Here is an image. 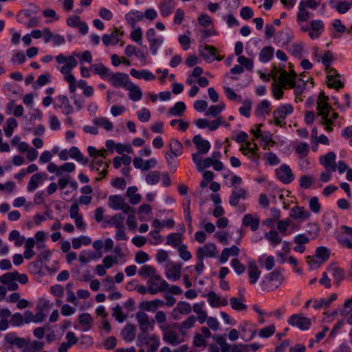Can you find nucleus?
<instances>
[{"label": "nucleus", "instance_id": "nucleus-28", "mask_svg": "<svg viewBox=\"0 0 352 352\" xmlns=\"http://www.w3.org/2000/svg\"><path fill=\"white\" fill-rule=\"evenodd\" d=\"M122 35V32L115 28L111 34H104L102 37V41L106 46L116 45L119 43Z\"/></svg>", "mask_w": 352, "mask_h": 352}, {"label": "nucleus", "instance_id": "nucleus-17", "mask_svg": "<svg viewBox=\"0 0 352 352\" xmlns=\"http://www.w3.org/2000/svg\"><path fill=\"white\" fill-rule=\"evenodd\" d=\"M310 16V13L305 7V1H300L298 6L296 21L301 32H307L308 31L307 25L304 24V22Z\"/></svg>", "mask_w": 352, "mask_h": 352}, {"label": "nucleus", "instance_id": "nucleus-49", "mask_svg": "<svg viewBox=\"0 0 352 352\" xmlns=\"http://www.w3.org/2000/svg\"><path fill=\"white\" fill-rule=\"evenodd\" d=\"M90 70L95 74L99 75L104 80H106L109 73L111 72V70L109 68L101 63L91 65L90 67Z\"/></svg>", "mask_w": 352, "mask_h": 352}, {"label": "nucleus", "instance_id": "nucleus-47", "mask_svg": "<svg viewBox=\"0 0 352 352\" xmlns=\"http://www.w3.org/2000/svg\"><path fill=\"white\" fill-rule=\"evenodd\" d=\"M143 18V13L138 10H133L125 14L126 21L132 28H134L135 23L142 20Z\"/></svg>", "mask_w": 352, "mask_h": 352}, {"label": "nucleus", "instance_id": "nucleus-44", "mask_svg": "<svg viewBox=\"0 0 352 352\" xmlns=\"http://www.w3.org/2000/svg\"><path fill=\"white\" fill-rule=\"evenodd\" d=\"M329 5L339 14H344L352 8V1H329Z\"/></svg>", "mask_w": 352, "mask_h": 352}, {"label": "nucleus", "instance_id": "nucleus-7", "mask_svg": "<svg viewBox=\"0 0 352 352\" xmlns=\"http://www.w3.org/2000/svg\"><path fill=\"white\" fill-rule=\"evenodd\" d=\"M146 285L148 293L155 295L166 292L168 287V283L158 274L151 279H148Z\"/></svg>", "mask_w": 352, "mask_h": 352}, {"label": "nucleus", "instance_id": "nucleus-12", "mask_svg": "<svg viewBox=\"0 0 352 352\" xmlns=\"http://www.w3.org/2000/svg\"><path fill=\"white\" fill-rule=\"evenodd\" d=\"M192 142L196 149V152L192 154V160L193 159V156L195 155H199V156L206 155L211 148V144L210 142L204 139L201 135H195L193 137Z\"/></svg>", "mask_w": 352, "mask_h": 352}, {"label": "nucleus", "instance_id": "nucleus-34", "mask_svg": "<svg viewBox=\"0 0 352 352\" xmlns=\"http://www.w3.org/2000/svg\"><path fill=\"white\" fill-rule=\"evenodd\" d=\"M240 252L239 248L236 245H232L230 248L223 249L219 262L221 264L226 263L230 256H238Z\"/></svg>", "mask_w": 352, "mask_h": 352}, {"label": "nucleus", "instance_id": "nucleus-16", "mask_svg": "<svg viewBox=\"0 0 352 352\" xmlns=\"http://www.w3.org/2000/svg\"><path fill=\"white\" fill-rule=\"evenodd\" d=\"M135 318L138 322L139 327L142 331V333H148V331H153L154 329V320H150L148 315L145 312L138 311L136 314Z\"/></svg>", "mask_w": 352, "mask_h": 352}, {"label": "nucleus", "instance_id": "nucleus-31", "mask_svg": "<svg viewBox=\"0 0 352 352\" xmlns=\"http://www.w3.org/2000/svg\"><path fill=\"white\" fill-rule=\"evenodd\" d=\"M67 25L71 28H78L82 34H86L88 32V25L80 21L78 16H70L67 19Z\"/></svg>", "mask_w": 352, "mask_h": 352}, {"label": "nucleus", "instance_id": "nucleus-48", "mask_svg": "<svg viewBox=\"0 0 352 352\" xmlns=\"http://www.w3.org/2000/svg\"><path fill=\"white\" fill-rule=\"evenodd\" d=\"M138 274L143 278H148V279H151L153 277L158 274V273L155 267L151 265H144L140 268Z\"/></svg>", "mask_w": 352, "mask_h": 352}, {"label": "nucleus", "instance_id": "nucleus-62", "mask_svg": "<svg viewBox=\"0 0 352 352\" xmlns=\"http://www.w3.org/2000/svg\"><path fill=\"white\" fill-rule=\"evenodd\" d=\"M338 221V217L333 212H328L324 215L323 222L327 229L332 228Z\"/></svg>", "mask_w": 352, "mask_h": 352}, {"label": "nucleus", "instance_id": "nucleus-15", "mask_svg": "<svg viewBox=\"0 0 352 352\" xmlns=\"http://www.w3.org/2000/svg\"><path fill=\"white\" fill-rule=\"evenodd\" d=\"M53 106L54 109H60L64 115H69L74 112L73 107L70 104L67 97L64 95L57 96Z\"/></svg>", "mask_w": 352, "mask_h": 352}, {"label": "nucleus", "instance_id": "nucleus-8", "mask_svg": "<svg viewBox=\"0 0 352 352\" xmlns=\"http://www.w3.org/2000/svg\"><path fill=\"white\" fill-rule=\"evenodd\" d=\"M336 238L342 248L352 249V227L341 226L336 232Z\"/></svg>", "mask_w": 352, "mask_h": 352}, {"label": "nucleus", "instance_id": "nucleus-58", "mask_svg": "<svg viewBox=\"0 0 352 352\" xmlns=\"http://www.w3.org/2000/svg\"><path fill=\"white\" fill-rule=\"evenodd\" d=\"M175 226V221L173 219H168L167 220L160 221L157 219H154L152 221L151 226L160 231L162 228H173Z\"/></svg>", "mask_w": 352, "mask_h": 352}, {"label": "nucleus", "instance_id": "nucleus-39", "mask_svg": "<svg viewBox=\"0 0 352 352\" xmlns=\"http://www.w3.org/2000/svg\"><path fill=\"white\" fill-rule=\"evenodd\" d=\"M271 103L267 100H263L255 107V115L265 118L270 113Z\"/></svg>", "mask_w": 352, "mask_h": 352}, {"label": "nucleus", "instance_id": "nucleus-2", "mask_svg": "<svg viewBox=\"0 0 352 352\" xmlns=\"http://www.w3.org/2000/svg\"><path fill=\"white\" fill-rule=\"evenodd\" d=\"M329 98L325 96L324 92H320L317 100L318 111L317 116L320 117L318 124L324 126V129L327 133H331L333 130V122L331 118H329V113L331 107L328 102Z\"/></svg>", "mask_w": 352, "mask_h": 352}, {"label": "nucleus", "instance_id": "nucleus-42", "mask_svg": "<svg viewBox=\"0 0 352 352\" xmlns=\"http://www.w3.org/2000/svg\"><path fill=\"white\" fill-rule=\"evenodd\" d=\"M138 219L141 221H150L152 219V208L148 204L141 205L138 210Z\"/></svg>", "mask_w": 352, "mask_h": 352}, {"label": "nucleus", "instance_id": "nucleus-54", "mask_svg": "<svg viewBox=\"0 0 352 352\" xmlns=\"http://www.w3.org/2000/svg\"><path fill=\"white\" fill-rule=\"evenodd\" d=\"M258 262L261 266L264 267L267 271L271 270L275 265V258L273 256H267L263 254L258 258Z\"/></svg>", "mask_w": 352, "mask_h": 352}, {"label": "nucleus", "instance_id": "nucleus-41", "mask_svg": "<svg viewBox=\"0 0 352 352\" xmlns=\"http://www.w3.org/2000/svg\"><path fill=\"white\" fill-rule=\"evenodd\" d=\"M164 305V302L162 300L155 299L153 300L142 302L140 307L146 311L154 312L158 308Z\"/></svg>", "mask_w": 352, "mask_h": 352}, {"label": "nucleus", "instance_id": "nucleus-24", "mask_svg": "<svg viewBox=\"0 0 352 352\" xmlns=\"http://www.w3.org/2000/svg\"><path fill=\"white\" fill-rule=\"evenodd\" d=\"M133 166L136 169H140L142 171H146L149 169L153 168L157 165V160L155 158L152 157L146 160H144L140 157H135L133 160Z\"/></svg>", "mask_w": 352, "mask_h": 352}, {"label": "nucleus", "instance_id": "nucleus-13", "mask_svg": "<svg viewBox=\"0 0 352 352\" xmlns=\"http://www.w3.org/2000/svg\"><path fill=\"white\" fill-rule=\"evenodd\" d=\"M287 322L289 324L296 327L302 331L309 329L311 324V320L300 314L292 315Z\"/></svg>", "mask_w": 352, "mask_h": 352}, {"label": "nucleus", "instance_id": "nucleus-19", "mask_svg": "<svg viewBox=\"0 0 352 352\" xmlns=\"http://www.w3.org/2000/svg\"><path fill=\"white\" fill-rule=\"evenodd\" d=\"M241 338L248 342L256 336V328L254 325L248 321H243L239 326Z\"/></svg>", "mask_w": 352, "mask_h": 352}, {"label": "nucleus", "instance_id": "nucleus-59", "mask_svg": "<svg viewBox=\"0 0 352 352\" xmlns=\"http://www.w3.org/2000/svg\"><path fill=\"white\" fill-rule=\"evenodd\" d=\"M163 332V340L168 344L176 346L180 343L177 333L172 331L165 330Z\"/></svg>", "mask_w": 352, "mask_h": 352}, {"label": "nucleus", "instance_id": "nucleus-55", "mask_svg": "<svg viewBox=\"0 0 352 352\" xmlns=\"http://www.w3.org/2000/svg\"><path fill=\"white\" fill-rule=\"evenodd\" d=\"M186 109L185 103L182 101L177 102L173 107L168 110L170 116H181L184 114Z\"/></svg>", "mask_w": 352, "mask_h": 352}, {"label": "nucleus", "instance_id": "nucleus-27", "mask_svg": "<svg viewBox=\"0 0 352 352\" xmlns=\"http://www.w3.org/2000/svg\"><path fill=\"white\" fill-rule=\"evenodd\" d=\"M327 82L329 88H334L337 90L343 86L337 71L334 69H329L327 72Z\"/></svg>", "mask_w": 352, "mask_h": 352}, {"label": "nucleus", "instance_id": "nucleus-4", "mask_svg": "<svg viewBox=\"0 0 352 352\" xmlns=\"http://www.w3.org/2000/svg\"><path fill=\"white\" fill-rule=\"evenodd\" d=\"M160 345V337L155 334L140 333L137 339V346L142 347L146 346V352H156Z\"/></svg>", "mask_w": 352, "mask_h": 352}, {"label": "nucleus", "instance_id": "nucleus-11", "mask_svg": "<svg viewBox=\"0 0 352 352\" xmlns=\"http://www.w3.org/2000/svg\"><path fill=\"white\" fill-rule=\"evenodd\" d=\"M146 37L149 43V48L151 54L155 56L158 50L162 45L164 41L163 36H156V32L153 28H150L146 32Z\"/></svg>", "mask_w": 352, "mask_h": 352}, {"label": "nucleus", "instance_id": "nucleus-18", "mask_svg": "<svg viewBox=\"0 0 352 352\" xmlns=\"http://www.w3.org/2000/svg\"><path fill=\"white\" fill-rule=\"evenodd\" d=\"M275 173L278 180L285 184H290L294 179L292 169L287 164H283L276 168Z\"/></svg>", "mask_w": 352, "mask_h": 352}, {"label": "nucleus", "instance_id": "nucleus-29", "mask_svg": "<svg viewBox=\"0 0 352 352\" xmlns=\"http://www.w3.org/2000/svg\"><path fill=\"white\" fill-rule=\"evenodd\" d=\"M242 224L245 227H250L252 231H256L259 227L260 217L257 214H246L243 218Z\"/></svg>", "mask_w": 352, "mask_h": 352}, {"label": "nucleus", "instance_id": "nucleus-50", "mask_svg": "<svg viewBox=\"0 0 352 352\" xmlns=\"http://www.w3.org/2000/svg\"><path fill=\"white\" fill-rule=\"evenodd\" d=\"M11 311L6 308L0 309V330L6 331L10 325Z\"/></svg>", "mask_w": 352, "mask_h": 352}, {"label": "nucleus", "instance_id": "nucleus-5", "mask_svg": "<svg viewBox=\"0 0 352 352\" xmlns=\"http://www.w3.org/2000/svg\"><path fill=\"white\" fill-rule=\"evenodd\" d=\"M284 276L276 270L264 276L261 286L263 290L271 291L277 289L283 282Z\"/></svg>", "mask_w": 352, "mask_h": 352}, {"label": "nucleus", "instance_id": "nucleus-14", "mask_svg": "<svg viewBox=\"0 0 352 352\" xmlns=\"http://www.w3.org/2000/svg\"><path fill=\"white\" fill-rule=\"evenodd\" d=\"M218 253L217 247L213 243H207L203 246L197 249V258L204 259L205 258H213Z\"/></svg>", "mask_w": 352, "mask_h": 352}, {"label": "nucleus", "instance_id": "nucleus-22", "mask_svg": "<svg viewBox=\"0 0 352 352\" xmlns=\"http://www.w3.org/2000/svg\"><path fill=\"white\" fill-rule=\"evenodd\" d=\"M336 155L334 152L330 151L324 155H321L319 158V162L324 166L325 170H331L335 172L337 170L336 163Z\"/></svg>", "mask_w": 352, "mask_h": 352}, {"label": "nucleus", "instance_id": "nucleus-57", "mask_svg": "<svg viewBox=\"0 0 352 352\" xmlns=\"http://www.w3.org/2000/svg\"><path fill=\"white\" fill-rule=\"evenodd\" d=\"M78 320L84 331H87L91 329L93 318L89 314L84 313L80 314Z\"/></svg>", "mask_w": 352, "mask_h": 352}, {"label": "nucleus", "instance_id": "nucleus-45", "mask_svg": "<svg viewBox=\"0 0 352 352\" xmlns=\"http://www.w3.org/2000/svg\"><path fill=\"white\" fill-rule=\"evenodd\" d=\"M327 272L333 277L335 283L337 285H339L344 278V270L336 265L329 266L327 268Z\"/></svg>", "mask_w": 352, "mask_h": 352}, {"label": "nucleus", "instance_id": "nucleus-56", "mask_svg": "<svg viewBox=\"0 0 352 352\" xmlns=\"http://www.w3.org/2000/svg\"><path fill=\"white\" fill-rule=\"evenodd\" d=\"M138 188L136 186H130L127 188L126 195L129 197L131 204L135 205L140 202L142 197L137 193Z\"/></svg>", "mask_w": 352, "mask_h": 352}, {"label": "nucleus", "instance_id": "nucleus-25", "mask_svg": "<svg viewBox=\"0 0 352 352\" xmlns=\"http://www.w3.org/2000/svg\"><path fill=\"white\" fill-rule=\"evenodd\" d=\"M201 296L207 298L208 304L212 307H224L228 304L226 298H221L213 291H210L207 294H202Z\"/></svg>", "mask_w": 352, "mask_h": 352}, {"label": "nucleus", "instance_id": "nucleus-32", "mask_svg": "<svg viewBox=\"0 0 352 352\" xmlns=\"http://www.w3.org/2000/svg\"><path fill=\"white\" fill-rule=\"evenodd\" d=\"M125 89L128 91V96L130 100L138 102L142 99V91L137 85L129 82L125 86Z\"/></svg>", "mask_w": 352, "mask_h": 352}, {"label": "nucleus", "instance_id": "nucleus-35", "mask_svg": "<svg viewBox=\"0 0 352 352\" xmlns=\"http://www.w3.org/2000/svg\"><path fill=\"white\" fill-rule=\"evenodd\" d=\"M247 197V191L242 188L235 187L231 192L229 198V204L232 206H236L238 205L239 199H245Z\"/></svg>", "mask_w": 352, "mask_h": 352}, {"label": "nucleus", "instance_id": "nucleus-26", "mask_svg": "<svg viewBox=\"0 0 352 352\" xmlns=\"http://www.w3.org/2000/svg\"><path fill=\"white\" fill-rule=\"evenodd\" d=\"M192 162L195 164L197 170L199 173L203 172L204 170L210 166H212V168H214V162L211 158V157L204 158V156L195 155L193 156Z\"/></svg>", "mask_w": 352, "mask_h": 352}, {"label": "nucleus", "instance_id": "nucleus-43", "mask_svg": "<svg viewBox=\"0 0 352 352\" xmlns=\"http://www.w3.org/2000/svg\"><path fill=\"white\" fill-rule=\"evenodd\" d=\"M296 76L293 72L290 73L283 72L278 77V83L285 88L287 87H291L295 80Z\"/></svg>", "mask_w": 352, "mask_h": 352}, {"label": "nucleus", "instance_id": "nucleus-6", "mask_svg": "<svg viewBox=\"0 0 352 352\" xmlns=\"http://www.w3.org/2000/svg\"><path fill=\"white\" fill-rule=\"evenodd\" d=\"M294 111V107L290 104L279 105L273 112V120H270V124H274L276 126H282L285 124V119L291 115Z\"/></svg>", "mask_w": 352, "mask_h": 352}, {"label": "nucleus", "instance_id": "nucleus-10", "mask_svg": "<svg viewBox=\"0 0 352 352\" xmlns=\"http://www.w3.org/2000/svg\"><path fill=\"white\" fill-rule=\"evenodd\" d=\"M166 278L173 282L179 280L182 277V264L173 261L168 262L164 265Z\"/></svg>", "mask_w": 352, "mask_h": 352}, {"label": "nucleus", "instance_id": "nucleus-52", "mask_svg": "<svg viewBox=\"0 0 352 352\" xmlns=\"http://www.w3.org/2000/svg\"><path fill=\"white\" fill-rule=\"evenodd\" d=\"M69 153L71 159H73L83 165H85L88 163V160L85 157L84 155L81 153L78 147H71L69 150Z\"/></svg>", "mask_w": 352, "mask_h": 352}, {"label": "nucleus", "instance_id": "nucleus-36", "mask_svg": "<svg viewBox=\"0 0 352 352\" xmlns=\"http://www.w3.org/2000/svg\"><path fill=\"white\" fill-rule=\"evenodd\" d=\"M6 342L19 349L27 348L28 342L23 338L18 337L15 333H10L6 336Z\"/></svg>", "mask_w": 352, "mask_h": 352}, {"label": "nucleus", "instance_id": "nucleus-37", "mask_svg": "<svg viewBox=\"0 0 352 352\" xmlns=\"http://www.w3.org/2000/svg\"><path fill=\"white\" fill-rule=\"evenodd\" d=\"M130 74L135 78L143 79L146 81L153 80L156 78V76L148 69L138 70L133 68L130 70Z\"/></svg>", "mask_w": 352, "mask_h": 352}, {"label": "nucleus", "instance_id": "nucleus-21", "mask_svg": "<svg viewBox=\"0 0 352 352\" xmlns=\"http://www.w3.org/2000/svg\"><path fill=\"white\" fill-rule=\"evenodd\" d=\"M289 217L292 219L302 223L309 219L311 217V213L305 208L296 206L290 210Z\"/></svg>", "mask_w": 352, "mask_h": 352}, {"label": "nucleus", "instance_id": "nucleus-60", "mask_svg": "<svg viewBox=\"0 0 352 352\" xmlns=\"http://www.w3.org/2000/svg\"><path fill=\"white\" fill-rule=\"evenodd\" d=\"M265 238L270 242L272 247L277 246L281 243L282 239L279 234L275 230H270L265 234Z\"/></svg>", "mask_w": 352, "mask_h": 352}, {"label": "nucleus", "instance_id": "nucleus-61", "mask_svg": "<svg viewBox=\"0 0 352 352\" xmlns=\"http://www.w3.org/2000/svg\"><path fill=\"white\" fill-rule=\"evenodd\" d=\"M97 258L96 254L91 250H83L79 255V261L82 264H86L95 260Z\"/></svg>", "mask_w": 352, "mask_h": 352}, {"label": "nucleus", "instance_id": "nucleus-51", "mask_svg": "<svg viewBox=\"0 0 352 352\" xmlns=\"http://www.w3.org/2000/svg\"><path fill=\"white\" fill-rule=\"evenodd\" d=\"M338 296L336 294H331L328 298H322L319 300H316L314 302L313 307L318 309L321 307H328L330 305L337 299Z\"/></svg>", "mask_w": 352, "mask_h": 352}, {"label": "nucleus", "instance_id": "nucleus-38", "mask_svg": "<svg viewBox=\"0 0 352 352\" xmlns=\"http://www.w3.org/2000/svg\"><path fill=\"white\" fill-rule=\"evenodd\" d=\"M248 274L250 278V283L251 285L255 284L260 278L261 272L256 263L253 261L248 263Z\"/></svg>", "mask_w": 352, "mask_h": 352}, {"label": "nucleus", "instance_id": "nucleus-33", "mask_svg": "<svg viewBox=\"0 0 352 352\" xmlns=\"http://www.w3.org/2000/svg\"><path fill=\"white\" fill-rule=\"evenodd\" d=\"M45 176V173H38L32 175L27 186V190L30 192H34L43 183Z\"/></svg>", "mask_w": 352, "mask_h": 352}, {"label": "nucleus", "instance_id": "nucleus-40", "mask_svg": "<svg viewBox=\"0 0 352 352\" xmlns=\"http://www.w3.org/2000/svg\"><path fill=\"white\" fill-rule=\"evenodd\" d=\"M13 276V274L10 272L6 273L0 276V283L7 286V289L10 291H15L18 289V284Z\"/></svg>", "mask_w": 352, "mask_h": 352}, {"label": "nucleus", "instance_id": "nucleus-9", "mask_svg": "<svg viewBox=\"0 0 352 352\" xmlns=\"http://www.w3.org/2000/svg\"><path fill=\"white\" fill-rule=\"evenodd\" d=\"M108 206L114 210H120L125 214L133 212V208L126 204L124 199L118 195L109 196Z\"/></svg>", "mask_w": 352, "mask_h": 352}, {"label": "nucleus", "instance_id": "nucleus-30", "mask_svg": "<svg viewBox=\"0 0 352 352\" xmlns=\"http://www.w3.org/2000/svg\"><path fill=\"white\" fill-rule=\"evenodd\" d=\"M52 41L56 46H59L65 44V39L63 36L58 34H53L49 28H44V42L47 43Z\"/></svg>", "mask_w": 352, "mask_h": 352}, {"label": "nucleus", "instance_id": "nucleus-23", "mask_svg": "<svg viewBox=\"0 0 352 352\" xmlns=\"http://www.w3.org/2000/svg\"><path fill=\"white\" fill-rule=\"evenodd\" d=\"M309 36L311 39L315 40L320 36L324 32V23L321 20H313L310 25H307Z\"/></svg>", "mask_w": 352, "mask_h": 352}, {"label": "nucleus", "instance_id": "nucleus-53", "mask_svg": "<svg viewBox=\"0 0 352 352\" xmlns=\"http://www.w3.org/2000/svg\"><path fill=\"white\" fill-rule=\"evenodd\" d=\"M274 49L271 46L263 47L258 56V60L262 63H268L274 56Z\"/></svg>", "mask_w": 352, "mask_h": 352}, {"label": "nucleus", "instance_id": "nucleus-64", "mask_svg": "<svg viewBox=\"0 0 352 352\" xmlns=\"http://www.w3.org/2000/svg\"><path fill=\"white\" fill-rule=\"evenodd\" d=\"M8 239L10 241H14L16 247L21 246L25 240V236H21L20 232L16 230H14L10 232Z\"/></svg>", "mask_w": 352, "mask_h": 352}, {"label": "nucleus", "instance_id": "nucleus-63", "mask_svg": "<svg viewBox=\"0 0 352 352\" xmlns=\"http://www.w3.org/2000/svg\"><path fill=\"white\" fill-rule=\"evenodd\" d=\"M169 148L170 153H174L175 155L180 156L183 153V145L176 139H170Z\"/></svg>", "mask_w": 352, "mask_h": 352}, {"label": "nucleus", "instance_id": "nucleus-46", "mask_svg": "<svg viewBox=\"0 0 352 352\" xmlns=\"http://www.w3.org/2000/svg\"><path fill=\"white\" fill-rule=\"evenodd\" d=\"M92 122L94 125L102 128L106 131H111L113 127V122L107 118L102 116L94 117Z\"/></svg>", "mask_w": 352, "mask_h": 352}, {"label": "nucleus", "instance_id": "nucleus-3", "mask_svg": "<svg viewBox=\"0 0 352 352\" xmlns=\"http://www.w3.org/2000/svg\"><path fill=\"white\" fill-rule=\"evenodd\" d=\"M87 150L89 156L93 158V168L99 171L100 177H97L96 179L99 180L101 178L104 177L109 168V163L104 162L103 160L106 158V150H98L92 146H89Z\"/></svg>", "mask_w": 352, "mask_h": 352}, {"label": "nucleus", "instance_id": "nucleus-20", "mask_svg": "<svg viewBox=\"0 0 352 352\" xmlns=\"http://www.w3.org/2000/svg\"><path fill=\"white\" fill-rule=\"evenodd\" d=\"M129 79V76L124 73H113L111 72L105 81L110 82L115 87H123L125 88Z\"/></svg>", "mask_w": 352, "mask_h": 352}, {"label": "nucleus", "instance_id": "nucleus-1", "mask_svg": "<svg viewBox=\"0 0 352 352\" xmlns=\"http://www.w3.org/2000/svg\"><path fill=\"white\" fill-rule=\"evenodd\" d=\"M77 52H73L68 57L60 54L55 57L58 64L64 65L60 67L59 71L63 75L64 80L69 84V91L74 94L76 88L78 87L82 90L87 87V82L84 80H80L76 82L75 76L72 74V71L77 66L78 62L76 57H78Z\"/></svg>", "mask_w": 352, "mask_h": 352}]
</instances>
